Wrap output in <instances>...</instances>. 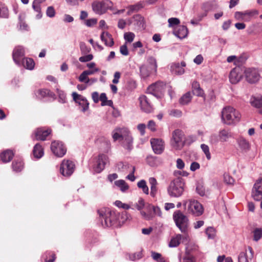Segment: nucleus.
I'll list each match as a JSON object with an SVG mask.
<instances>
[{
  "instance_id": "1",
  "label": "nucleus",
  "mask_w": 262,
  "mask_h": 262,
  "mask_svg": "<svg viewBox=\"0 0 262 262\" xmlns=\"http://www.w3.org/2000/svg\"><path fill=\"white\" fill-rule=\"evenodd\" d=\"M112 138L114 141L120 140V144L125 149L128 150L132 149L133 139L127 128H116L112 132Z\"/></svg>"
},
{
  "instance_id": "2",
  "label": "nucleus",
  "mask_w": 262,
  "mask_h": 262,
  "mask_svg": "<svg viewBox=\"0 0 262 262\" xmlns=\"http://www.w3.org/2000/svg\"><path fill=\"white\" fill-rule=\"evenodd\" d=\"M239 112L230 106L224 107L221 112L222 122L228 125H235L241 120Z\"/></svg>"
},
{
  "instance_id": "3",
  "label": "nucleus",
  "mask_w": 262,
  "mask_h": 262,
  "mask_svg": "<svg viewBox=\"0 0 262 262\" xmlns=\"http://www.w3.org/2000/svg\"><path fill=\"white\" fill-rule=\"evenodd\" d=\"M100 219H104L102 225L104 227H111L118 223V213L111 211L108 208H103L98 210Z\"/></svg>"
},
{
  "instance_id": "4",
  "label": "nucleus",
  "mask_w": 262,
  "mask_h": 262,
  "mask_svg": "<svg viewBox=\"0 0 262 262\" xmlns=\"http://www.w3.org/2000/svg\"><path fill=\"white\" fill-rule=\"evenodd\" d=\"M186 144V137L184 132L179 129L173 130L171 133L170 145L175 150H181Z\"/></svg>"
},
{
  "instance_id": "5",
  "label": "nucleus",
  "mask_w": 262,
  "mask_h": 262,
  "mask_svg": "<svg viewBox=\"0 0 262 262\" xmlns=\"http://www.w3.org/2000/svg\"><path fill=\"white\" fill-rule=\"evenodd\" d=\"M183 205L187 213L194 216H200L204 213L203 205L194 199H191L184 201Z\"/></svg>"
},
{
  "instance_id": "6",
  "label": "nucleus",
  "mask_w": 262,
  "mask_h": 262,
  "mask_svg": "<svg viewBox=\"0 0 262 262\" xmlns=\"http://www.w3.org/2000/svg\"><path fill=\"white\" fill-rule=\"evenodd\" d=\"M173 219L177 227L184 233L188 231L189 220L188 217L180 210H176L173 212Z\"/></svg>"
},
{
  "instance_id": "7",
  "label": "nucleus",
  "mask_w": 262,
  "mask_h": 262,
  "mask_svg": "<svg viewBox=\"0 0 262 262\" xmlns=\"http://www.w3.org/2000/svg\"><path fill=\"white\" fill-rule=\"evenodd\" d=\"M184 182L181 178H178L171 181L168 187L167 191L170 196L179 197L184 191Z\"/></svg>"
},
{
  "instance_id": "8",
  "label": "nucleus",
  "mask_w": 262,
  "mask_h": 262,
  "mask_svg": "<svg viewBox=\"0 0 262 262\" xmlns=\"http://www.w3.org/2000/svg\"><path fill=\"white\" fill-rule=\"evenodd\" d=\"M113 6L112 2L110 0H103L102 1H96L92 4L93 10L98 14H102Z\"/></svg>"
},
{
  "instance_id": "9",
  "label": "nucleus",
  "mask_w": 262,
  "mask_h": 262,
  "mask_svg": "<svg viewBox=\"0 0 262 262\" xmlns=\"http://www.w3.org/2000/svg\"><path fill=\"white\" fill-rule=\"evenodd\" d=\"M166 84L162 81H158L148 86L147 91L149 94L154 96L160 98L165 92L166 89Z\"/></svg>"
},
{
  "instance_id": "10",
  "label": "nucleus",
  "mask_w": 262,
  "mask_h": 262,
  "mask_svg": "<svg viewBox=\"0 0 262 262\" xmlns=\"http://www.w3.org/2000/svg\"><path fill=\"white\" fill-rule=\"evenodd\" d=\"M75 164L70 160H64L60 166V173L64 177H69L74 171Z\"/></svg>"
},
{
  "instance_id": "11",
  "label": "nucleus",
  "mask_w": 262,
  "mask_h": 262,
  "mask_svg": "<svg viewBox=\"0 0 262 262\" xmlns=\"http://www.w3.org/2000/svg\"><path fill=\"white\" fill-rule=\"evenodd\" d=\"M51 149L53 153L58 157H63L67 151V148L64 144L59 141H55L52 142Z\"/></svg>"
},
{
  "instance_id": "12",
  "label": "nucleus",
  "mask_w": 262,
  "mask_h": 262,
  "mask_svg": "<svg viewBox=\"0 0 262 262\" xmlns=\"http://www.w3.org/2000/svg\"><path fill=\"white\" fill-rule=\"evenodd\" d=\"M258 14L256 10H247L244 12L237 11L234 13V17L238 20L249 21L251 18Z\"/></svg>"
},
{
  "instance_id": "13",
  "label": "nucleus",
  "mask_w": 262,
  "mask_h": 262,
  "mask_svg": "<svg viewBox=\"0 0 262 262\" xmlns=\"http://www.w3.org/2000/svg\"><path fill=\"white\" fill-rule=\"evenodd\" d=\"M72 95L73 100L80 106L82 112H85L89 109V103L84 97L77 94L76 92H73Z\"/></svg>"
},
{
  "instance_id": "14",
  "label": "nucleus",
  "mask_w": 262,
  "mask_h": 262,
  "mask_svg": "<svg viewBox=\"0 0 262 262\" xmlns=\"http://www.w3.org/2000/svg\"><path fill=\"white\" fill-rule=\"evenodd\" d=\"M244 70L238 67L233 69L229 75V80L232 84L237 83L242 78Z\"/></svg>"
},
{
  "instance_id": "15",
  "label": "nucleus",
  "mask_w": 262,
  "mask_h": 262,
  "mask_svg": "<svg viewBox=\"0 0 262 262\" xmlns=\"http://www.w3.org/2000/svg\"><path fill=\"white\" fill-rule=\"evenodd\" d=\"M134 206L137 209L140 211V214L143 219L147 221L151 220L153 219L154 215L151 212L146 213V212L141 210L144 207H146L147 206V205H145V201L143 199L140 198Z\"/></svg>"
},
{
  "instance_id": "16",
  "label": "nucleus",
  "mask_w": 262,
  "mask_h": 262,
  "mask_svg": "<svg viewBox=\"0 0 262 262\" xmlns=\"http://www.w3.org/2000/svg\"><path fill=\"white\" fill-rule=\"evenodd\" d=\"M108 161V158L106 155L104 154L99 155L96 160V163L94 167L95 172L97 173L101 172Z\"/></svg>"
},
{
  "instance_id": "17",
  "label": "nucleus",
  "mask_w": 262,
  "mask_h": 262,
  "mask_svg": "<svg viewBox=\"0 0 262 262\" xmlns=\"http://www.w3.org/2000/svg\"><path fill=\"white\" fill-rule=\"evenodd\" d=\"M150 144L154 152L156 154H162L164 150V142L161 139L152 138Z\"/></svg>"
},
{
  "instance_id": "18",
  "label": "nucleus",
  "mask_w": 262,
  "mask_h": 262,
  "mask_svg": "<svg viewBox=\"0 0 262 262\" xmlns=\"http://www.w3.org/2000/svg\"><path fill=\"white\" fill-rule=\"evenodd\" d=\"M244 73L247 80L250 83H255L259 79V74L255 69H246Z\"/></svg>"
},
{
  "instance_id": "19",
  "label": "nucleus",
  "mask_w": 262,
  "mask_h": 262,
  "mask_svg": "<svg viewBox=\"0 0 262 262\" xmlns=\"http://www.w3.org/2000/svg\"><path fill=\"white\" fill-rule=\"evenodd\" d=\"M25 55V50L22 46L16 47L12 53V57L14 61L16 64L20 65V60Z\"/></svg>"
},
{
  "instance_id": "20",
  "label": "nucleus",
  "mask_w": 262,
  "mask_h": 262,
  "mask_svg": "<svg viewBox=\"0 0 262 262\" xmlns=\"http://www.w3.org/2000/svg\"><path fill=\"white\" fill-rule=\"evenodd\" d=\"M141 108L146 113H150L152 111V106L147 96H141L139 98Z\"/></svg>"
},
{
  "instance_id": "21",
  "label": "nucleus",
  "mask_w": 262,
  "mask_h": 262,
  "mask_svg": "<svg viewBox=\"0 0 262 262\" xmlns=\"http://www.w3.org/2000/svg\"><path fill=\"white\" fill-rule=\"evenodd\" d=\"M186 66V63L182 61L181 63H172L170 66V71L173 74L182 75L184 73V67Z\"/></svg>"
},
{
  "instance_id": "22",
  "label": "nucleus",
  "mask_w": 262,
  "mask_h": 262,
  "mask_svg": "<svg viewBox=\"0 0 262 262\" xmlns=\"http://www.w3.org/2000/svg\"><path fill=\"white\" fill-rule=\"evenodd\" d=\"M51 129H45L42 128H38L34 133L35 139L36 140L44 141L46 139L47 137L51 134Z\"/></svg>"
},
{
  "instance_id": "23",
  "label": "nucleus",
  "mask_w": 262,
  "mask_h": 262,
  "mask_svg": "<svg viewBox=\"0 0 262 262\" xmlns=\"http://www.w3.org/2000/svg\"><path fill=\"white\" fill-rule=\"evenodd\" d=\"M248 250L250 253L249 255H248L246 251L241 252L238 256V262H249V259H252L254 255L253 249L251 247H248Z\"/></svg>"
},
{
  "instance_id": "24",
  "label": "nucleus",
  "mask_w": 262,
  "mask_h": 262,
  "mask_svg": "<svg viewBox=\"0 0 262 262\" xmlns=\"http://www.w3.org/2000/svg\"><path fill=\"white\" fill-rule=\"evenodd\" d=\"M45 1L46 0H34L32 3V8L37 13L36 18L38 19L41 18L42 16L40 4Z\"/></svg>"
},
{
  "instance_id": "25",
  "label": "nucleus",
  "mask_w": 262,
  "mask_h": 262,
  "mask_svg": "<svg viewBox=\"0 0 262 262\" xmlns=\"http://www.w3.org/2000/svg\"><path fill=\"white\" fill-rule=\"evenodd\" d=\"M236 142L240 149L245 151L249 150L250 148L249 142L243 137L237 139Z\"/></svg>"
},
{
  "instance_id": "26",
  "label": "nucleus",
  "mask_w": 262,
  "mask_h": 262,
  "mask_svg": "<svg viewBox=\"0 0 262 262\" xmlns=\"http://www.w3.org/2000/svg\"><path fill=\"white\" fill-rule=\"evenodd\" d=\"M101 39L107 46L112 47L114 42L112 35L107 32H102L100 36Z\"/></svg>"
},
{
  "instance_id": "27",
  "label": "nucleus",
  "mask_w": 262,
  "mask_h": 262,
  "mask_svg": "<svg viewBox=\"0 0 262 262\" xmlns=\"http://www.w3.org/2000/svg\"><path fill=\"white\" fill-rule=\"evenodd\" d=\"M134 24L135 25L138 29H145V22L144 18L140 15H136L133 17Z\"/></svg>"
},
{
  "instance_id": "28",
  "label": "nucleus",
  "mask_w": 262,
  "mask_h": 262,
  "mask_svg": "<svg viewBox=\"0 0 262 262\" xmlns=\"http://www.w3.org/2000/svg\"><path fill=\"white\" fill-rule=\"evenodd\" d=\"M174 34L176 36L181 39L184 38L188 34L187 28L184 26H179L178 29L174 31Z\"/></svg>"
},
{
  "instance_id": "29",
  "label": "nucleus",
  "mask_w": 262,
  "mask_h": 262,
  "mask_svg": "<svg viewBox=\"0 0 262 262\" xmlns=\"http://www.w3.org/2000/svg\"><path fill=\"white\" fill-rule=\"evenodd\" d=\"M251 105L256 108L262 107V96H252L250 100Z\"/></svg>"
},
{
  "instance_id": "30",
  "label": "nucleus",
  "mask_w": 262,
  "mask_h": 262,
  "mask_svg": "<svg viewBox=\"0 0 262 262\" xmlns=\"http://www.w3.org/2000/svg\"><path fill=\"white\" fill-rule=\"evenodd\" d=\"M149 183L150 187V195L152 197H155L158 191L157 185L158 182L155 178H150L148 180Z\"/></svg>"
},
{
  "instance_id": "31",
  "label": "nucleus",
  "mask_w": 262,
  "mask_h": 262,
  "mask_svg": "<svg viewBox=\"0 0 262 262\" xmlns=\"http://www.w3.org/2000/svg\"><path fill=\"white\" fill-rule=\"evenodd\" d=\"M13 156L14 154L12 151L8 149L5 150L1 154V158L3 162L7 163L12 159Z\"/></svg>"
},
{
  "instance_id": "32",
  "label": "nucleus",
  "mask_w": 262,
  "mask_h": 262,
  "mask_svg": "<svg viewBox=\"0 0 262 262\" xmlns=\"http://www.w3.org/2000/svg\"><path fill=\"white\" fill-rule=\"evenodd\" d=\"M192 91L193 94L197 96H203L204 94L203 90L200 88L199 83L196 81H194L192 83Z\"/></svg>"
},
{
  "instance_id": "33",
  "label": "nucleus",
  "mask_w": 262,
  "mask_h": 262,
  "mask_svg": "<svg viewBox=\"0 0 262 262\" xmlns=\"http://www.w3.org/2000/svg\"><path fill=\"white\" fill-rule=\"evenodd\" d=\"M219 134L220 142H227L229 138L232 137L231 132L225 129L221 130Z\"/></svg>"
},
{
  "instance_id": "34",
  "label": "nucleus",
  "mask_w": 262,
  "mask_h": 262,
  "mask_svg": "<svg viewBox=\"0 0 262 262\" xmlns=\"http://www.w3.org/2000/svg\"><path fill=\"white\" fill-rule=\"evenodd\" d=\"M33 154L34 157L37 159H39L43 156L44 152L40 144L37 143L34 146L33 150Z\"/></svg>"
},
{
  "instance_id": "35",
  "label": "nucleus",
  "mask_w": 262,
  "mask_h": 262,
  "mask_svg": "<svg viewBox=\"0 0 262 262\" xmlns=\"http://www.w3.org/2000/svg\"><path fill=\"white\" fill-rule=\"evenodd\" d=\"M183 236L180 234H177L174 237H173L169 243V246L170 247H176L178 246L181 242V240L182 239Z\"/></svg>"
},
{
  "instance_id": "36",
  "label": "nucleus",
  "mask_w": 262,
  "mask_h": 262,
  "mask_svg": "<svg viewBox=\"0 0 262 262\" xmlns=\"http://www.w3.org/2000/svg\"><path fill=\"white\" fill-rule=\"evenodd\" d=\"M22 64L26 69L32 70L35 66L33 60L30 58H25L22 60Z\"/></svg>"
},
{
  "instance_id": "37",
  "label": "nucleus",
  "mask_w": 262,
  "mask_h": 262,
  "mask_svg": "<svg viewBox=\"0 0 262 262\" xmlns=\"http://www.w3.org/2000/svg\"><path fill=\"white\" fill-rule=\"evenodd\" d=\"M12 167L14 171L19 172L23 169L24 163L20 159L15 160L13 162Z\"/></svg>"
},
{
  "instance_id": "38",
  "label": "nucleus",
  "mask_w": 262,
  "mask_h": 262,
  "mask_svg": "<svg viewBox=\"0 0 262 262\" xmlns=\"http://www.w3.org/2000/svg\"><path fill=\"white\" fill-rule=\"evenodd\" d=\"M118 219L119 224H123L125 221L130 219V216L126 211H123L121 213H118Z\"/></svg>"
},
{
  "instance_id": "39",
  "label": "nucleus",
  "mask_w": 262,
  "mask_h": 262,
  "mask_svg": "<svg viewBox=\"0 0 262 262\" xmlns=\"http://www.w3.org/2000/svg\"><path fill=\"white\" fill-rule=\"evenodd\" d=\"M146 209L148 211V212H150L151 210H153L154 214L159 216H161L162 212L160 208L158 206H154L151 204H147L146 206Z\"/></svg>"
},
{
  "instance_id": "40",
  "label": "nucleus",
  "mask_w": 262,
  "mask_h": 262,
  "mask_svg": "<svg viewBox=\"0 0 262 262\" xmlns=\"http://www.w3.org/2000/svg\"><path fill=\"white\" fill-rule=\"evenodd\" d=\"M191 98L192 96L190 92H187L181 97L179 102L182 105H186L191 101Z\"/></svg>"
},
{
  "instance_id": "41",
  "label": "nucleus",
  "mask_w": 262,
  "mask_h": 262,
  "mask_svg": "<svg viewBox=\"0 0 262 262\" xmlns=\"http://www.w3.org/2000/svg\"><path fill=\"white\" fill-rule=\"evenodd\" d=\"M9 12L7 6L4 4H0V18H8Z\"/></svg>"
},
{
  "instance_id": "42",
  "label": "nucleus",
  "mask_w": 262,
  "mask_h": 262,
  "mask_svg": "<svg viewBox=\"0 0 262 262\" xmlns=\"http://www.w3.org/2000/svg\"><path fill=\"white\" fill-rule=\"evenodd\" d=\"M152 70H150V67H147L145 65H142L140 68L141 75L142 77L144 78L147 77Z\"/></svg>"
},
{
  "instance_id": "43",
  "label": "nucleus",
  "mask_w": 262,
  "mask_h": 262,
  "mask_svg": "<svg viewBox=\"0 0 262 262\" xmlns=\"http://www.w3.org/2000/svg\"><path fill=\"white\" fill-rule=\"evenodd\" d=\"M129 167V165L126 162H119L116 164V168L118 171L124 172Z\"/></svg>"
},
{
  "instance_id": "44",
  "label": "nucleus",
  "mask_w": 262,
  "mask_h": 262,
  "mask_svg": "<svg viewBox=\"0 0 262 262\" xmlns=\"http://www.w3.org/2000/svg\"><path fill=\"white\" fill-rule=\"evenodd\" d=\"M115 184L123 192L125 191L128 189V186L123 180H117L115 181Z\"/></svg>"
},
{
  "instance_id": "45",
  "label": "nucleus",
  "mask_w": 262,
  "mask_h": 262,
  "mask_svg": "<svg viewBox=\"0 0 262 262\" xmlns=\"http://www.w3.org/2000/svg\"><path fill=\"white\" fill-rule=\"evenodd\" d=\"M137 186L139 188L142 189L145 194H148L149 193V189L145 180H142L139 181Z\"/></svg>"
},
{
  "instance_id": "46",
  "label": "nucleus",
  "mask_w": 262,
  "mask_h": 262,
  "mask_svg": "<svg viewBox=\"0 0 262 262\" xmlns=\"http://www.w3.org/2000/svg\"><path fill=\"white\" fill-rule=\"evenodd\" d=\"M143 7V5L141 3H138L134 5H131L128 8V11L127 12V14L130 15L131 13L137 12L139 11L140 9Z\"/></svg>"
},
{
  "instance_id": "47",
  "label": "nucleus",
  "mask_w": 262,
  "mask_h": 262,
  "mask_svg": "<svg viewBox=\"0 0 262 262\" xmlns=\"http://www.w3.org/2000/svg\"><path fill=\"white\" fill-rule=\"evenodd\" d=\"M50 91L47 89H39L35 92V95L39 98H42L49 94Z\"/></svg>"
},
{
  "instance_id": "48",
  "label": "nucleus",
  "mask_w": 262,
  "mask_h": 262,
  "mask_svg": "<svg viewBox=\"0 0 262 262\" xmlns=\"http://www.w3.org/2000/svg\"><path fill=\"white\" fill-rule=\"evenodd\" d=\"M147 62L150 70H153L154 71L156 72L157 64L156 59L152 57H150L148 58Z\"/></svg>"
},
{
  "instance_id": "49",
  "label": "nucleus",
  "mask_w": 262,
  "mask_h": 262,
  "mask_svg": "<svg viewBox=\"0 0 262 262\" xmlns=\"http://www.w3.org/2000/svg\"><path fill=\"white\" fill-rule=\"evenodd\" d=\"M205 232L209 239L214 238L216 234L215 229L211 227H208L206 229Z\"/></svg>"
},
{
  "instance_id": "50",
  "label": "nucleus",
  "mask_w": 262,
  "mask_h": 262,
  "mask_svg": "<svg viewBox=\"0 0 262 262\" xmlns=\"http://www.w3.org/2000/svg\"><path fill=\"white\" fill-rule=\"evenodd\" d=\"M262 237V229L256 228L253 231V239L258 241Z\"/></svg>"
},
{
  "instance_id": "51",
  "label": "nucleus",
  "mask_w": 262,
  "mask_h": 262,
  "mask_svg": "<svg viewBox=\"0 0 262 262\" xmlns=\"http://www.w3.org/2000/svg\"><path fill=\"white\" fill-rule=\"evenodd\" d=\"M135 37V35L133 32H126L124 34V38L126 42H132Z\"/></svg>"
},
{
  "instance_id": "52",
  "label": "nucleus",
  "mask_w": 262,
  "mask_h": 262,
  "mask_svg": "<svg viewBox=\"0 0 262 262\" xmlns=\"http://www.w3.org/2000/svg\"><path fill=\"white\" fill-rule=\"evenodd\" d=\"M201 148L204 154H205L206 158L208 160H210L211 159V155L209 151V148L208 145L203 144L201 146Z\"/></svg>"
},
{
  "instance_id": "53",
  "label": "nucleus",
  "mask_w": 262,
  "mask_h": 262,
  "mask_svg": "<svg viewBox=\"0 0 262 262\" xmlns=\"http://www.w3.org/2000/svg\"><path fill=\"white\" fill-rule=\"evenodd\" d=\"M142 257V253L141 251H138L129 255V259L132 260H138Z\"/></svg>"
},
{
  "instance_id": "54",
  "label": "nucleus",
  "mask_w": 262,
  "mask_h": 262,
  "mask_svg": "<svg viewBox=\"0 0 262 262\" xmlns=\"http://www.w3.org/2000/svg\"><path fill=\"white\" fill-rule=\"evenodd\" d=\"M79 81L81 82H85V83H89V78L86 75L84 71H83L79 76L78 78Z\"/></svg>"
},
{
  "instance_id": "55",
  "label": "nucleus",
  "mask_w": 262,
  "mask_h": 262,
  "mask_svg": "<svg viewBox=\"0 0 262 262\" xmlns=\"http://www.w3.org/2000/svg\"><path fill=\"white\" fill-rule=\"evenodd\" d=\"M169 27H173L175 25H179L180 23V20L175 17L170 18L168 20Z\"/></svg>"
},
{
  "instance_id": "56",
  "label": "nucleus",
  "mask_w": 262,
  "mask_h": 262,
  "mask_svg": "<svg viewBox=\"0 0 262 262\" xmlns=\"http://www.w3.org/2000/svg\"><path fill=\"white\" fill-rule=\"evenodd\" d=\"M46 15L49 17H53L55 15V11L53 7L50 6L47 8Z\"/></svg>"
},
{
  "instance_id": "57",
  "label": "nucleus",
  "mask_w": 262,
  "mask_h": 262,
  "mask_svg": "<svg viewBox=\"0 0 262 262\" xmlns=\"http://www.w3.org/2000/svg\"><path fill=\"white\" fill-rule=\"evenodd\" d=\"M93 58V55L92 54H89L79 57V60L81 62H86L92 60Z\"/></svg>"
},
{
  "instance_id": "58",
  "label": "nucleus",
  "mask_w": 262,
  "mask_h": 262,
  "mask_svg": "<svg viewBox=\"0 0 262 262\" xmlns=\"http://www.w3.org/2000/svg\"><path fill=\"white\" fill-rule=\"evenodd\" d=\"M169 115L175 117H180L182 115V112L179 110L173 109L169 112Z\"/></svg>"
},
{
  "instance_id": "59",
  "label": "nucleus",
  "mask_w": 262,
  "mask_h": 262,
  "mask_svg": "<svg viewBox=\"0 0 262 262\" xmlns=\"http://www.w3.org/2000/svg\"><path fill=\"white\" fill-rule=\"evenodd\" d=\"M116 206L119 208H122L124 209H128L130 208V206L127 204L123 203L120 201H116L115 203Z\"/></svg>"
},
{
  "instance_id": "60",
  "label": "nucleus",
  "mask_w": 262,
  "mask_h": 262,
  "mask_svg": "<svg viewBox=\"0 0 262 262\" xmlns=\"http://www.w3.org/2000/svg\"><path fill=\"white\" fill-rule=\"evenodd\" d=\"M147 127L152 132H155L157 130L156 124L153 120H150L148 121Z\"/></svg>"
},
{
  "instance_id": "61",
  "label": "nucleus",
  "mask_w": 262,
  "mask_h": 262,
  "mask_svg": "<svg viewBox=\"0 0 262 262\" xmlns=\"http://www.w3.org/2000/svg\"><path fill=\"white\" fill-rule=\"evenodd\" d=\"M224 179L225 183L228 184H233L234 182V180L228 174H225L224 176Z\"/></svg>"
},
{
  "instance_id": "62",
  "label": "nucleus",
  "mask_w": 262,
  "mask_h": 262,
  "mask_svg": "<svg viewBox=\"0 0 262 262\" xmlns=\"http://www.w3.org/2000/svg\"><path fill=\"white\" fill-rule=\"evenodd\" d=\"M176 167L179 169H183L185 167V163L180 158H178L176 160Z\"/></svg>"
},
{
  "instance_id": "63",
  "label": "nucleus",
  "mask_w": 262,
  "mask_h": 262,
  "mask_svg": "<svg viewBox=\"0 0 262 262\" xmlns=\"http://www.w3.org/2000/svg\"><path fill=\"white\" fill-rule=\"evenodd\" d=\"M210 141L212 144H217L220 141L219 134H213L210 136Z\"/></svg>"
},
{
  "instance_id": "64",
  "label": "nucleus",
  "mask_w": 262,
  "mask_h": 262,
  "mask_svg": "<svg viewBox=\"0 0 262 262\" xmlns=\"http://www.w3.org/2000/svg\"><path fill=\"white\" fill-rule=\"evenodd\" d=\"M151 256L154 260L157 261L162 256V255L159 253L152 251H151Z\"/></svg>"
}]
</instances>
